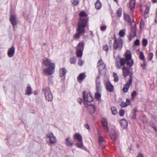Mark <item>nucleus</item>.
Segmentation results:
<instances>
[{
	"label": "nucleus",
	"instance_id": "nucleus-42",
	"mask_svg": "<svg viewBox=\"0 0 157 157\" xmlns=\"http://www.w3.org/2000/svg\"><path fill=\"white\" fill-rule=\"evenodd\" d=\"M125 34V32L123 30H121L119 33V36L121 37H124V36Z\"/></svg>",
	"mask_w": 157,
	"mask_h": 157
},
{
	"label": "nucleus",
	"instance_id": "nucleus-23",
	"mask_svg": "<svg viewBox=\"0 0 157 157\" xmlns=\"http://www.w3.org/2000/svg\"><path fill=\"white\" fill-rule=\"evenodd\" d=\"M85 43L83 41L79 42L78 45L77 47L78 49L83 50L84 47Z\"/></svg>",
	"mask_w": 157,
	"mask_h": 157
},
{
	"label": "nucleus",
	"instance_id": "nucleus-16",
	"mask_svg": "<svg viewBox=\"0 0 157 157\" xmlns=\"http://www.w3.org/2000/svg\"><path fill=\"white\" fill-rule=\"evenodd\" d=\"M66 145L68 147H72L73 145V143L70 137H67L65 140Z\"/></svg>",
	"mask_w": 157,
	"mask_h": 157
},
{
	"label": "nucleus",
	"instance_id": "nucleus-32",
	"mask_svg": "<svg viewBox=\"0 0 157 157\" xmlns=\"http://www.w3.org/2000/svg\"><path fill=\"white\" fill-rule=\"evenodd\" d=\"M100 92H98L97 91V92L95 93V98L97 100H98L101 97V94H100Z\"/></svg>",
	"mask_w": 157,
	"mask_h": 157
},
{
	"label": "nucleus",
	"instance_id": "nucleus-37",
	"mask_svg": "<svg viewBox=\"0 0 157 157\" xmlns=\"http://www.w3.org/2000/svg\"><path fill=\"white\" fill-rule=\"evenodd\" d=\"M139 57L140 59L143 61H145L144 59V56L143 52H140Z\"/></svg>",
	"mask_w": 157,
	"mask_h": 157
},
{
	"label": "nucleus",
	"instance_id": "nucleus-57",
	"mask_svg": "<svg viewBox=\"0 0 157 157\" xmlns=\"http://www.w3.org/2000/svg\"><path fill=\"white\" fill-rule=\"evenodd\" d=\"M149 8L147 7L146 10H145L144 13H148L149 12Z\"/></svg>",
	"mask_w": 157,
	"mask_h": 157
},
{
	"label": "nucleus",
	"instance_id": "nucleus-1",
	"mask_svg": "<svg viewBox=\"0 0 157 157\" xmlns=\"http://www.w3.org/2000/svg\"><path fill=\"white\" fill-rule=\"evenodd\" d=\"M79 15L81 18L79 19L78 24L76 33L74 36V38L75 40H78L81 35L84 34L85 33V28L87 25L88 21L87 18H82L87 16L85 12H81Z\"/></svg>",
	"mask_w": 157,
	"mask_h": 157
},
{
	"label": "nucleus",
	"instance_id": "nucleus-17",
	"mask_svg": "<svg viewBox=\"0 0 157 157\" xmlns=\"http://www.w3.org/2000/svg\"><path fill=\"white\" fill-rule=\"evenodd\" d=\"M122 70L123 76L124 77H126L130 73L128 68H127L125 66H124L122 68Z\"/></svg>",
	"mask_w": 157,
	"mask_h": 157
},
{
	"label": "nucleus",
	"instance_id": "nucleus-48",
	"mask_svg": "<svg viewBox=\"0 0 157 157\" xmlns=\"http://www.w3.org/2000/svg\"><path fill=\"white\" fill-rule=\"evenodd\" d=\"M120 105L122 108L125 107L127 106V105L125 104V102L124 101L121 102V103L120 104Z\"/></svg>",
	"mask_w": 157,
	"mask_h": 157
},
{
	"label": "nucleus",
	"instance_id": "nucleus-27",
	"mask_svg": "<svg viewBox=\"0 0 157 157\" xmlns=\"http://www.w3.org/2000/svg\"><path fill=\"white\" fill-rule=\"evenodd\" d=\"M136 1L135 0H131L129 4V6L131 8V10L133 9L135 5Z\"/></svg>",
	"mask_w": 157,
	"mask_h": 157
},
{
	"label": "nucleus",
	"instance_id": "nucleus-44",
	"mask_svg": "<svg viewBox=\"0 0 157 157\" xmlns=\"http://www.w3.org/2000/svg\"><path fill=\"white\" fill-rule=\"evenodd\" d=\"M137 95V92L136 91H134L132 92L131 94V96L132 99L134 98Z\"/></svg>",
	"mask_w": 157,
	"mask_h": 157
},
{
	"label": "nucleus",
	"instance_id": "nucleus-53",
	"mask_svg": "<svg viewBox=\"0 0 157 157\" xmlns=\"http://www.w3.org/2000/svg\"><path fill=\"white\" fill-rule=\"evenodd\" d=\"M125 104H126L127 106L129 105L130 104V100L128 98L126 99Z\"/></svg>",
	"mask_w": 157,
	"mask_h": 157
},
{
	"label": "nucleus",
	"instance_id": "nucleus-35",
	"mask_svg": "<svg viewBox=\"0 0 157 157\" xmlns=\"http://www.w3.org/2000/svg\"><path fill=\"white\" fill-rule=\"evenodd\" d=\"M125 63H126V61L125 59L123 58L121 59L120 60V63L121 66H124Z\"/></svg>",
	"mask_w": 157,
	"mask_h": 157
},
{
	"label": "nucleus",
	"instance_id": "nucleus-64",
	"mask_svg": "<svg viewBox=\"0 0 157 157\" xmlns=\"http://www.w3.org/2000/svg\"><path fill=\"white\" fill-rule=\"evenodd\" d=\"M155 23H157V11L156 12V16L155 18Z\"/></svg>",
	"mask_w": 157,
	"mask_h": 157
},
{
	"label": "nucleus",
	"instance_id": "nucleus-19",
	"mask_svg": "<svg viewBox=\"0 0 157 157\" xmlns=\"http://www.w3.org/2000/svg\"><path fill=\"white\" fill-rule=\"evenodd\" d=\"M120 123L121 124V127L123 128H126L128 126V122L127 121L124 119H122L120 121Z\"/></svg>",
	"mask_w": 157,
	"mask_h": 157
},
{
	"label": "nucleus",
	"instance_id": "nucleus-28",
	"mask_svg": "<svg viewBox=\"0 0 157 157\" xmlns=\"http://www.w3.org/2000/svg\"><path fill=\"white\" fill-rule=\"evenodd\" d=\"M74 137L78 141L82 142V137L80 134H76L75 135Z\"/></svg>",
	"mask_w": 157,
	"mask_h": 157
},
{
	"label": "nucleus",
	"instance_id": "nucleus-33",
	"mask_svg": "<svg viewBox=\"0 0 157 157\" xmlns=\"http://www.w3.org/2000/svg\"><path fill=\"white\" fill-rule=\"evenodd\" d=\"M98 140L99 144L101 145H103V143L104 142V140L101 136H99L98 137Z\"/></svg>",
	"mask_w": 157,
	"mask_h": 157
},
{
	"label": "nucleus",
	"instance_id": "nucleus-52",
	"mask_svg": "<svg viewBox=\"0 0 157 157\" xmlns=\"http://www.w3.org/2000/svg\"><path fill=\"white\" fill-rule=\"evenodd\" d=\"M142 119L144 123H146L147 122V120L145 116H143L142 117Z\"/></svg>",
	"mask_w": 157,
	"mask_h": 157
},
{
	"label": "nucleus",
	"instance_id": "nucleus-61",
	"mask_svg": "<svg viewBox=\"0 0 157 157\" xmlns=\"http://www.w3.org/2000/svg\"><path fill=\"white\" fill-rule=\"evenodd\" d=\"M77 101L80 104H81L82 101V99L81 98H78L77 99Z\"/></svg>",
	"mask_w": 157,
	"mask_h": 157
},
{
	"label": "nucleus",
	"instance_id": "nucleus-50",
	"mask_svg": "<svg viewBox=\"0 0 157 157\" xmlns=\"http://www.w3.org/2000/svg\"><path fill=\"white\" fill-rule=\"evenodd\" d=\"M83 64V61L81 59H79L78 63V64L80 66H82Z\"/></svg>",
	"mask_w": 157,
	"mask_h": 157
},
{
	"label": "nucleus",
	"instance_id": "nucleus-7",
	"mask_svg": "<svg viewBox=\"0 0 157 157\" xmlns=\"http://www.w3.org/2000/svg\"><path fill=\"white\" fill-rule=\"evenodd\" d=\"M55 68V65H53L52 66L49 67L48 68L44 69L43 70V73L45 75H51L54 73Z\"/></svg>",
	"mask_w": 157,
	"mask_h": 157
},
{
	"label": "nucleus",
	"instance_id": "nucleus-24",
	"mask_svg": "<svg viewBox=\"0 0 157 157\" xmlns=\"http://www.w3.org/2000/svg\"><path fill=\"white\" fill-rule=\"evenodd\" d=\"M80 143H77L75 144V145L78 148H81L85 150L86 148L84 146L82 141V142H79Z\"/></svg>",
	"mask_w": 157,
	"mask_h": 157
},
{
	"label": "nucleus",
	"instance_id": "nucleus-4",
	"mask_svg": "<svg viewBox=\"0 0 157 157\" xmlns=\"http://www.w3.org/2000/svg\"><path fill=\"white\" fill-rule=\"evenodd\" d=\"M42 92L44 94L46 98L48 101H51L53 99V95L49 88L43 89Z\"/></svg>",
	"mask_w": 157,
	"mask_h": 157
},
{
	"label": "nucleus",
	"instance_id": "nucleus-39",
	"mask_svg": "<svg viewBox=\"0 0 157 157\" xmlns=\"http://www.w3.org/2000/svg\"><path fill=\"white\" fill-rule=\"evenodd\" d=\"M71 3L74 5L77 6L79 4V0H71Z\"/></svg>",
	"mask_w": 157,
	"mask_h": 157
},
{
	"label": "nucleus",
	"instance_id": "nucleus-31",
	"mask_svg": "<svg viewBox=\"0 0 157 157\" xmlns=\"http://www.w3.org/2000/svg\"><path fill=\"white\" fill-rule=\"evenodd\" d=\"M122 10L121 8H119L117 12V16L118 17H121L122 15Z\"/></svg>",
	"mask_w": 157,
	"mask_h": 157
},
{
	"label": "nucleus",
	"instance_id": "nucleus-55",
	"mask_svg": "<svg viewBox=\"0 0 157 157\" xmlns=\"http://www.w3.org/2000/svg\"><path fill=\"white\" fill-rule=\"evenodd\" d=\"M113 39V38L111 37L109 38V44L110 47H111L112 45V39Z\"/></svg>",
	"mask_w": 157,
	"mask_h": 157
},
{
	"label": "nucleus",
	"instance_id": "nucleus-30",
	"mask_svg": "<svg viewBox=\"0 0 157 157\" xmlns=\"http://www.w3.org/2000/svg\"><path fill=\"white\" fill-rule=\"evenodd\" d=\"M83 50L78 49L77 50L76 52L77 56L78 57H81L82 55Z\"/></svg>",
	"mask_w": 157,
	"mask_h": 157
},
{
	"label": "nucleus",
	"instance_id": "nucleus-25",
	"mask_svg": "<svg viewBox=\"0 0 157 157\" xmlns=\"http://www.w3.org/2000/svg\"><path fill=\"white\" fill-rule=\"evenodd\" d=\"M124 19L125 21L128 22H129L131 24L132 23V22H131L130 21V18L128 15L126 13H124Z\"/></svg>",
	"mask_w": 157,
	"mask_h": 157
},
{
	"label": "nucleus",
	"instance_id": "nucleus-18",
	"mask_svg": "<svg viewBox=\"0 0 157 157\" xmlns=\"http://www.w3.org/2000/svg\"><path fill=\"white\" fill-rule=\"evenodd\" d=\"M132 84L131 82H128L125 84L123 88V91L125 93L127 92Z\"/></svg>",
	"mask_w": 157,
	"mask_h": 157
},
{
	"label": "nucleus",
	"instance_id": "nucleus-6",
	"mask_svg": "<svg viewBox=\"0 0 157 157\" xmlns=\"http://www.w3.org/2000/svg\"><path fill=\"white\" fill-rule=\"evenodd\" d=\"M133 26L132 25V23H131V30L130 32V35L129 36V40L130 41H131L132 39L136 36V25L134 23Z\"/></svg>",
	"mask_w": 157,
	"mask_h": 157
},
{
	"label": "nucleus",
	"instance_id": "nucleus-22",
	"mask_svg": "<svg viewBox=\"0 0 157 157\" xmlns=\"http://www.w3.org/2000/svg\"><path fill=\"white\" fill-rule=\"evenodd\" d=\"M32 89L30 86H28L26 88L25 91V94L30 95L32 94Z\"/></svg>",
	"mask_w": 157,
	"mask_h": 157
},
{
	"label": "nucleus",
	"instance_id": "nucleus-11",
	"mask_svg": "<svg viewBox=\"0 0 157 157\" xmlns=\"http://www.w3.org/2000/svg\"><path fill=\"white\" fill-rule=\"evenodd\" d=\"M43 63L46 67H50L52 66V65H55L53 63L51 62L50 60L47 58H44L43 60Z\"/></svg>",
	"mask_w": 157,
	"mask_h": 157
},
{
	"label": "nucleus",
	"instance_id": "nucleus-26",
	"mask_svg": "<svg viewBox=\"0 0 157 157\" xmlns=\"http://www.w3.org/2000/svg\"><path fill=\"white\" fill-rule=\"evenodd\" d=\"M95 8L97 10L100 9L101 7V5L99 0H98L95 4Z\"/></svg>",
	"mask_w": 157,
	"mask_h": 157
},
{
	"label": "nucleus",
	"instance_id": "nucleus-38",
	"mask_svg": "<svg viewBox=\"0 0 157 157\" xmlns=\"http://www.w3.org/2000/svg\"><path fill=\"white\" fill-rule=\"evenodd\" d=\"M148 43L147 40L146 39H144L142 40V44L144 46H146Z\"/></svg>",
	"mask_w": 157,
	"mask_h": 157
},
{
	"label": "nucleus",
	"instance_id": "nucleus-9",
	"mask_svg": "<svg viewBox=\"0 0 157 157\" xmlns=\"http://www.w3.org/2000/svg\"><path fill=\"white\" fill-rule=\"evenodd\" d=\"M131 54H126L125 55V59L126 61V64L127 66L131 67L134 64V62L132 59L131 58Z\"/></svg>",
	"mask_w": 157,
	"mask_h": 157
},
{
	"label": "nucleus",
	"instance_id": "nucleus-29",
	"mask_svg": "<svg viewBox=\"0 0 157 157\" xmlns=\"http://www.w3.org/2000/svg\"><path fill=\"white\" fill-rule=\"evenodd\" d=\"M85 77V75L84 73H82L80 74L78 76L77 79L78 80L82 81L83 80Z\"/></svg>",
	"mask_w": 157,
	"mask_h": 157
},
{
	"label": "nucleus",
	"instance_id": "nucleus-20",
	"mask_svg": "<svg viewBox=\"0 0 157 157\" xmlns=\"http://www.w3.org/2000/svg\"><path fill=\"white\" fill-rule=\"evenodd\" d=\"M96 88L97 91L101 92V83L100 80H97L96 82Z\"/></svg>",
	"mask_w": 157,
	"mask_h": 157
},
{
	"label": "nucleus",
	"instance_id": "nucleus-21",
	"mask_svg": "<svg viewBox=\"0 0 157 157\" xmlns=\"http://www.w3.org/2000/svg\"><path fill=\"white\" fill-rule=\"evenodd\" d=\"M111 139L113 141H114L117 139V135L115 131L112 132L110 135Z\"/></svg>",
	"mask_w": 157,
	"mask_h": 157
},
{
	"label": "nucleus",
	"instance_id": "nucleus-47",
	"mask_svg": "<svg viewBox=\"0 0 157 157\" xmlns=\"http://www.w3.org/2000/svg\"><path fill=\"white\" fill-rule=\"evenodd\" d=\"M115 65L117 69H119L121 68V65H119V63L118 61H117Z\"/></svg>",
	"mask_w": 157,
	"mask_h": 157
},
{
	"label": "nucleus",
	"instance_id": "nucleus-46",
	"mask_svg": "<svg viewBox=\"0 0 157 157\" xmlns=\"http://www.w3.org/2000/svg\"><path fill=\"white\" fill-rule=\"evenodd\" d=\"M143 61V64H142L141 65V66L142 67L143 69L145 70L146 67V63H145V61Z\"/></svg>",
	"mask_w": 157,
	"mask_h": 157
},
{
	"label": "nucleus",
	"instance_id": "nucleus-62",
	"mask_svg": "<svg viewBox=\"0 0 157 157\" xmlns=\"http://www.w3.org/2000/svg\"><path fill=\"white\" fill-rule=\"evenodd\" d=\"M137 157H144L143 155L141 153H139L138 154Z\"/></svg>",
	"mask_w": 157,
	"mask_h": 157
},
{
	"label": "nucleus",
	"instance_id": "nucleus-8",
	"mask_svg": "<svg viewBox=\"0 0 157 157\" xmlns=\"http://www.w3.org/2000/svg\"><path fill=\"white\" fill-rule=\"evenodd\" d=\"M105 64L104 63L102 59H99L97 63V67L100 74H101V71H105Z\"/></svg>",
	"mask_w": 157,
	"mask_h": 157
},
{
	"label": "nucleus",
	"instance_id": "nucleus-63",
	"mask_svg": "<svg viewBox=\"0 0 157 157\" xmlns=\"http://www.w3.org/2000/svg\"><path fill=\"white\" fill-rule=\"evenodd\" d=\"M152 120H153L154 122H155L156 121V117L154 116L152 117Z\"/></svg>",
	"mask_w": 157,
	"mask_h": 157
},
{
	"label": "nucleus",
	"instance_id": "nucleus-3",
	"mask_svg": "<svg viewBox=\"0 0 157 157\" xmlns=\"http://www.w3.org/2000/svg\"><path fill=\"white\" fill-rule=\"evenodd\" d=\"M114 41L113 43V48L115 49H118L119 50H121L122 47V39L120 38L117 40L114 34Z\"/></svg>",
	"mask_w": 157,
	"mask_h": 157
},
{
	"label": "nucleus",
	"instance_id": "nucleus-36",
	"mask_svg": "<svg viewBox=\"0 0 157 157\" xmlns=\"http://www.w3.org/2000/svg\"><path fill=\"white\" fill-rule=\"evenodd\" d=\"M113 76L114 78V80L115 82H117L119 81V78L117 73H114L113 74Z\"/></svg>",
	"mask_w": 157,
	"mask_h": 157
},
{
	"label": "nucleus",
	"instance_id": "nucleus-12",
	"mask_svg": "<svg viewBox=\"0 0 157 157\" xmlns=\"http://www.w3.org/2000/svg\"><path fill=\"white\" fill-rule=\"evenodd\" d=\"M15 48L13 46L9 48L8 50L7 55L9 57H13L15 53Z\"/></svg>",
	"mask_w": 157,
	"mask_h": 157
},
{
	"label": "nucleus",
	"instance_id": "nucleus-49",
	"mask_svg": "<svg viewBox=\"0 0 157 157\" xmlns=\"http://www.w3.org/2000/svg\"><path fill=\"white\" fill-rule=\"evenodd\" d=\"M153 54L152 53H151V52L149 53L148 54V57L149 58V60H150L152 59L153 57Z\"/></svg>",
	"mask_w": 157,
	"mask_h": 157
},
{
	"label": "nucleus",
	"instance_id": "nucleus-45",
	"mask_svg": "<svg viewBox=\"0 0 157 157\" xmlns=\"http://www.w3.org/2000/svg\"><path fill=\"white\" fill-rule=\"evenodd\" d=\"M134 44L136 46H138L140 44V40L139 39H136L134 42Z\"/></svg>",
	"mask_w": 157,
	"mask_h": 157
},
{
	"label": "nucleus",
	"instance_id": "nucleus-41",
	"mask_svg": "<svg viewBox=\"0 0 157 157\" xmlns=\"http://www.w3.org/2000/svg\"><path fill=\"white\" fill-rule=\"evenodd\" d=\"M76 60V58L75 57H72L70 59V63L71 64H75Z\"/></svg>",
	"mask_w": 157,
	"mask_h": 157
},
{
	"label": "nucleus",
	"instance_id": "nucleus-40",
	"mask_svg": "<svg viewBox=\"0 0 157 157\" xmlns=\"http://www.w3.org/2000/svg\"><path fill=\"white\" fill-rule=\"evenodd\" d=\"M128 75H129L130 78L128 82L132 83V75H133L132 72V71H130V73H129Z\"/></svg>",
	"mask_w": 157,
	"mask_h": 157
},
{
	"label": "nucleus",
	"instance_id": "nucleus-60",
	"mask_svg": "<svg viewBox=\"0 0 157 157\" xmlns=\"http://www.w3.org/2000/svg\"><path fill=\"white\" fill-rule=\"evenodd\" d=\"M84 127L87 129H90V128L88 124H86L84 125Z\"/></svg>",
	"mask_w": 157,
	"mask_h": 157
},
{
	"label": "nucleus",
	"instance_id": "nucleus-13",
	"mask_svg": "<svg viewBox=\"0 0 157 157\" xmlns=\"http://www.w3.org/2000/svg\"><path fill=\"white\" fill-rule=\"evenodd\" d=\"M10 20L13 26H15L17 24L16 17L15 15H11Z\"/></svg>",
	"mask_w": 157,
	"mask_h": 157
},
{
	"label": "nucleus",
	"instance_id": "nucleus-51",
	"mask_svg": "<svg viewBox=\"0 0 157 157\" xmlns=\"http://www.w3.org/2000/svg\"><path fill=\"white\" fill-rule=\"evenodd\" d=\"M103 50L105 51H107L109 49V47L107 45H104L103 47Z\"/></svg>",
	"mask_w": 157,
	"mask_h": 157
},
{
	"label": "nucleus",
	"instance_id": "nucleus-43",
	"mask_svg": "<svg viewBox=\"0 0 157 157\" xmlns=\"http://www.w3.org/2000/svg\"><path fill=\"white\" fill-rule=\"evenodd\" d=\"M125 111L124 110L122 109L119 111V115L120 116L122 117L124 116L125 113Z\"/></svg>",
	"mask_w": 157,
	"mask_h": 157
},
{
	"label": "nucleus",
	"instance_id": "nucleus-5",
	"mask_svg": "<svg viewBox=\"0 0 157 157\" xmlns=\"http://www.w3.org/2000/svg\"><path fill=\"white\" fill-rule=\"evenodd\" d=\"M46 140L48 143L52 144L56 142V139L52 133H49L46 136Z\"/></svg>",
	"mask_w": 157,
	"mask_h": 157
},
{
	"label": "nucleus",
	"instance_id": "nucleus-15",
	"mask_svg": "<svg viewBox=\"0 0 157 157\" xmlns=\"http://www.w3.org/2000/svg\"><path fill=\"white\" fill-rule=\"evenodd\" d=\"M59 76L61 77V79L64 80L65 78V75L67 72L65 68H61L59 70Z\"/></svg>",
	"mask_w": 157,
	"mask_h": 157
},
{
	"label": "nucleus",
	"instance_id": "nucleus-54",
	"mask_svg": "<svg viewBox=\"0 0 157 157\" xmlns=\"http://www.w3.org/2000/svg\"><path fill=\"white\" fill-rule=\"evenodd\" d=\"M106 29V27L105 25L101 26V31H105Z\"/></svg>",
	"mask_w": 157,
	"mask_h": 157
},
{
	"label": "nucleus",
	"instance_id": "nucleus-14",
	"mask_svg": "<svg viewBox=\"0 0 157 157\" xmlns=\"http://www.w3.org/2000/svg\"><path fill=\"white\" fill-rule=\"evenodd\" d=\"M106 89L109 92H112L114 90L113 86L110 82H107L106 84Z\"/></svg>",
	"mask_w": 157,
	"mask_h": 157
},
{
	"label": "nucleus",
	"instance_id": "nucleus-10",
	"mask_svg": "<svg viewBox=\"0 0 157 157\" xmlns=\"http://www.w3.org/2000/svg\"><path fill=\"white\" fill-rule=\"evenodd\" d=\"M101 123L104 130L106 132L109 131L108 127V123L107 120L104 118L101 119Z\"/></svg>",
	"mask_w": 157,
	"mask_h": 157
},
{
	"label": "nucleus",
	"instance_id": "nucleus-2",
	"mask_svg": "<svg viewBox=\"0 0 157 157\" xmlns=\"http://www.w3.org/2000/svg\"><path fill=\"white\" fill-rule=\"evenodd\" d=\"M83 98L84 101V105L85 107H87L89 113L91 114H94L95 110L94 105H88V102L90 103L93 100V98L91 94L88 93L86 95V92L84 91L82 92Z\"/></svg>",
	"mask_w": 157,
	"mask_h": 157
},
{
	"label": "nucleus",
	"instance_id": "nucleus-59",
	"mask_svg": "<svg viewBox=\"0 0 157 157\" xmlns=\"http://www.w3.org/2000/svg\"><path fill=\"white\" fill-rule=\"evenodd\" d=\"M150 124L151 126L154 128V130H155V131H156V130H157L156 128V127L155 126V125H154V124H151V123H150Z\"/></svg>",
	"mask_w": 157,
	"mask_h": 157
},
{
	"label": "nucleus",
	"instance_id": "nucleus-56",
	"mask_svg": "<svg viewBox=\"0 0 157 157\" xmlns=\"http://www.w3.org/2000/svg\"><path fill=\"white\" fill-rule=\"evenodd\" d=\"M48 82L52 83L53 82V79L52 77H49L48 79Z\"/></svg>",
	"mask_w": 157,
	"mask_h": 157
},
{
	"label": "nucleus",
	"instance_id": "nucleus-34",
	"mask_svg": "<svg viewBox=\"0 0 157 157\" xmlns=\"http://www.w3.org/2000/svg\"><path fill=\"white\" fill-rule=\"evenodd\" d=\"M111 110L112 113L114 115L117 114L118 113L116 108L114 106H112L111 108Z\"/></svg>",
	"mask_w": 157,
	"mask_h": 157
},
{
	"label": "nucleus",
	"instance_id": "nucleus-58",
	"mask_svg": "<svg viewBox=\"0 0 157 157\" xmlns=\"http://www.w3.org/2000/svg\"><path fill=\"white\" fill-rule=\"evenodd\" d=\"M136 113H133V116L132 117V118L133 119H135L136 118Z\"/></svg>",
	"mask_w": 157,
	"mask_h": 157
}]
</instances>
